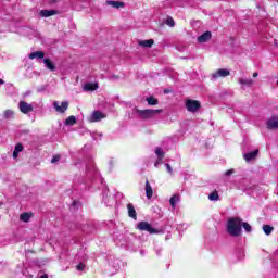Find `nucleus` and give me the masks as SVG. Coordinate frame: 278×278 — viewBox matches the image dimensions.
<instances>
[{
    "instance_id": "3",
    "label": "nucleus",
    "mask_w": 278,
    "mask_h": 278,
    "mask_svg": "<svg viewBox=\"0 0 278 278\" xmlns=\"http://www.w3.org/2000/svg\"><path fill=\"white\" fill-rule=\"evenodd\" d=\"M137 229H139V231H147L148 233H160V231H157V229L153 228V226L151 224H149V222H139L137 224Z\"/></svg>"
},
{
    "instance_id": "26",
    "label": "nucleus",
    "mask_w": 278,
    "mask_h": 278,
    "mask_svg": "<svg viewBox=\"0 0 278 278\" xmlns=\"http://www.w3.org/2000/svg\"><path fill=\"white\" fill-rule=\"evenodd\" d=\"M21 151H23V144L17 143L15 146V149L13 151V159L16 160V157H18V154L21 153Z\"/></svg>"
},
{
    "instance_id": "10",
    "label": "nucleus",
    "mask_w": 278,
    "mask_h": 278,
    "mask_svg": "<svg viewBox=\"0 0 278 278\" xmlns=\"http://www.w3.org/2000/svg\"><path fill=\"white\" fill-rule=\"evenodd\" d=\"M230 74L231 72H229V70H217L212 74V81H216V79H220V77H229Z\"/></svg>"
},
{
    "instance_id": "39",
    "label": "nucleus",
    "mask_w": 278,
    "mask_h": 278,
    "mask_svg": "<svg viewBox=\"0 0 278 278\" xmlns=\"http://www.w3.org/2000/svg\"><path fill=\"white\" fill-rule=\"evenodd\" d=\"M49 3L50 5H55V3H60V0H50Z\"/></svg>"
},
{
    "instance_id": "37",
    "label": "nucleus",
    "mask_w": 278,
    "mask_h": 278,
    "mask_svg": "<svg viewBox=\"0 0 278 278\" xmlns=\"http://www.w3.org/2000/svg\"><path fill=\"white\" fill-rule=\"evenodd\" d=\"M103 201H104V203H105L106 205H113V203H114V197H111V201H112V202H109V203H108V202L105 201V197L103 198Z\"/></svg>"
},
{
    "instance_id": "15",
    "label": "nucleus",
    "mask_w": 278,
    "mask_h": 278,
    "mask_svg": "<svg viewBox=\"0 0 278 278\" xmlns=\"http://www.w3.org/2000/svg\"><path fill=\"white\" fill-rule=\"evenodd\" d=\"M212 40V33L211 31H205L204 34L200 35L198 37V42L203 43Z\"/></svg>"
},
{
    "instance_id": "18",
    "label": "nucleus",
    "mask_w": 278,
    "mask_h": 278,
    "mask_svg": "<svg viewBox=\"0 0 278 278\" xmlns=\"http://www.w3.org/2000/svg\"><path fill=\"white\" fill-rule=\"evenodd\" d=\"M29 60H42L45 58V52L42 51H35V52H31L29 55H28Z\"/></svg>"
},
{
    "instance_id": "41",
    "label": "nucleus",
    "mask_w": 278,
    "mask_h": 278,
    "mask_svg": "<svg viewBox=\"0 0 278 278\" xmlns=\"http://www.w3.org/2000/svg\"><path fill=\"white\" fill-rule=\"evenodd\" d=\"M3 84H5V81L0 78V86H3Z\"/></svg>"
},
{
    "instance_id": "13",
    "label": "nucleus",
    "mask_w": 278,
    "mask_h": 278,
    "mask_svg": "<svg viewBox=\"0 0 278 278\" xmlns=\"http://www.w3.org/2000/svg\"><path fill=\"white\" fill-rule=\"evenodd\" d=\"M258 153H260V150H254L252 152H248V153L243 154V160H245V162H253V160H255V157H257Z\"/></svg>"
},
{
    "instance_id": "21",
    "label": "nucleus",
    "mask_w": 278,
    "mask_h": 278,
    "mask_svg": "<svg viewBox=\"0 0 278 278\" xmlns=\"http://www.w3.org/2000/svg\"><path fill=\"white\" fill-rule=\"evenodd\" d=\"M154 42L155 41L153 39L141 40V41H139V46L144 47L146 49H151V47H153Z\"/></svg>"
},
{
    "instance_id": "42",
    "label": "nucleus",
    "mask_w": 278,
    "mask_h": 278,
    "mask_svg": "<svg viewBox=\"0 0 278 278\" xmlns=\"http://www.w3.org/2000/svg\"><path fill=\"white\" fill-rule=\"evenodd\" d=\"M260 74L257 72L253 73V77H257Z\"/></svg>"
},
{
    "instance_id": "34",
    "label": "nucleus",
    "mask_w": 278,
    "mask_h": 278,
    "mask_svg": "<svg viewBox=\"0 0 278 278\" xmlns=\"http://www.w3.org/2000/svg\"><path fill=\"white\" fill-rule=\"evenodd\" d=\"M86 268V265L84 263H79L77 266H76V270H85Z\"/></svg>"
},
{
    "instance_id": "40",
    "label": "nucleus",
    "mask_w": 278,
    "mask_h": 278,
    "mask_svg": "<svg viewBox=\"0 0 278 278\" xmlns=\"http://www.w3.org/2000/svg\"><path fill=\"white\" fill-rule=\"evenodd\" d=\"M39 278H49V275L43 274V275H41Z\"/></svg>"
},
{
    "instance_id": "24",
    "label": "nucleus",
    "mask_w": 278,
    "mask_h": 278,
    "mask_svg": "<svg viewBox=\"0 0 278 278\" xmlns=\"http://www.w3.org/2000/svg\"><path fill=\"white\" fill-rule=\"evenodd\" d=\"M43 64L48 71H55V65L49 59H43Z\"/></svg>"
},
{
    "instance_id": "20",
    "label": "nucleus",
    "mask_w": 278,
    "mask_h": 278,
    "mask_svg": "<svg viewBox=\"0 0 278 278\" xmlns=\"http://www.w3.org/2000/svg\"><path fill=\"white\" fill-rule=\"evenodd\" d=\"M106 5H111V8H115L116 10H118V8H125V3L112 0L106 1Z\"/></svg>"
},
{
    "instance_id": "2",
    "label": "nucleus",
    "mask_w": 278,
    "mask_h": 278,
    "mask_svg": "<svg viewBox=\"0 0 278 278\" xmlns=\"http://www.w3.org/2000/svg\"><path fill=\"white\" fill-rule=\"evenodd\" d=\"M160 112H162V110H151V109L140 110V109H137V114L141 118H143V121H147L149 118H153V116H155V114H160Z\"/></svg>"
},
{
    "instance_id": "11",
    "label": "nucleus",
    "mask_w": 278,
    "mask_h": 278,
    "mask_svg": "<svg viewBox=\"0 0 278 278\" xmlns=\"http://www.w3.org/2000/svg\"><path fill=\"white\" fill-rule=\"evenodd\" d=\"M267 129H278V116L273 115L266 123Z\"/></svg>"
},
{
    "instance_id": "17",
    "label": "nucleus",
    "mask_w": 278,
    "mask_h": 278,
    "mask_svg": "<svg viewBox=\"0 0 278 278\" xmlns=\"http://www.w3.org/2000/svg\"><path fill=\"white\" fill-rule=\"evenodd\" d=\"M15 113L13 110H5L2 114L4 121H14Z\"/></svg>"
},
{
    "instance_id": "5",
    "label": "nucleus",
    "mask_w": 278,
    "mask_h": 278,
    "mask_svg": "<svg viewBox=\"0 0 278 278\" xmlns=\"http://www.w3.org/2000/svg\"><path fill=\"white\" fill-rule=\"evenodd\" d=\"M86 173L89 179H97V177H99V170H97V167H94V163L92 161L88 163Z\"/></svg>"
},
{
    "instance_id": "32",
    "label": "nucleus",
    "mask_w": 278,
    "mask_h": 278,
    "mask_svg": "<svg viewBox=\"0 0 278 278\" xmlns=\"http://www.w3.org/2000/svg\"><path fill=\"white\" fill-rule=\"evenodd\" d=\"M165 23L168 27H175V20H173V17H167Z\"/></svg>"
},
{
    "instance_id": "29",
    "label": "nucleus",
    "mask_w": 278,
    "mask_h": 278,
    "mask_svg": "<svg viewBox=\"0 0 278 278\" xmlns=\"http://www.w3.org/2000/svg\"><path fill=\"white\" fill-rule=\"evenodd\" d=\"M218 199H220V197L218 195V191H213V192L208 195V200H210V201H218Z\"/></svg>"
},
{
    "instance_id": "12",
    "label": "nucleus",
    "mask_w": 278,
    "mask_h": 278,
    "mask_svg": "<svg viewBox=\"0 0 278 278\" xmlns=\"http://www.w3.org/2000/svg\"><path fill=\"white\" fill-rule=\"evenodd\" d=\"M83 89L85 90V92H94V90L99 89V84H97V83H86L83 86Z\"/></svg>"
},
{
    "instance_id": "16",
    "label": "nucleus",
    "mask_w": 278,
    "mask_h": 278,
    "mask_svg": "<svg viewBox=\"0 0 278 278\" xmlns=\"http://www.w3.org/2000/svg\"><path fill=\"white\" fill-rule=\"evenodd\" d=\"M58 14V11L55 10H41L39 12V16H42L43 18H49V16H55Z\"/></svg>"
},
{
    "instance_id": "38",
    "label": "nucleus",
    "mask_w": 278,
    "mask_h": 278,
    "mask_svg": "<svg viewBox=\"0 0 278 278\" xmlns=\"http://www.w3.org/2000/svg\"><path fill=\"white\" fill-rule=\"evenodd\" d=\"M59 161H60V156H54L51 160V164H55V162H59Z\"/></svg>"
},
{
    "instance_id": "33",
    "label": "nucleus",
    "mask_w": 278,
    "mask_h": 278,
    "mask_svg": "<svg viewBox=\"0 0 278 278\" xmlns=\"http://www.w3.org/2000/svg\"><path fill=\"white\" fill-rule=\"evenodd\" d=\"M165 168H166L167 173H169V175H173V167L170 166V164L166 163Z\"/></svg>"
},
{
    "instance_id": "14",
    "label": "nucleus",
    "mask_w": 278,
    "mask_h": 278,
    "mask_svg": "<svg viewBox=\"0 0 278 278\" xmlns=\"http://www.w3.org/2000/svg\"><path fill=\"white\" fill-rule=\"evenodd\" d=\"M127 210L129 218H134V220H137L138 214L136 213V207H134L132 203L127 204Z\"/></svg>"
},
{
    "instance_id": "22",
    "label": "nucleus",
    "mask_w": 278,
    "mask_h": 278,
    "mask_svg": "<svg viewBox=\"0 0 278 278\" xmlns=\"http://www.w3.org/2000/svg\"><path fill=\"white\" fill-rule=\"evenodd\" d=\"M239 84H241V86H247L248 88H251V86H253L255 81L251 78H240Z\"/></svg>"
},
{
    "instance_id": "36",
    "label": "nucleus",
    "mask_w": 278,
    "mask_h": 278,
    "mask_svg": "<svg viewBox=\"0 0 278 278\" xmlns=\"http://www.w3.org/2000/svg\"><path fill=\"white\" fill-rule=\"evenodd\" d=\"M235 170L233 169H228L227 172H225V176L229 177L231 175H233Z\"/></svg>"
},
{
    "instance_id": "23",
    "label": "nucleus",
    "mask_w": 278,
    "mask_h": 278,
    "mask_svg": "<svg viewBox=\"0 0 278 278\" xmlns=\"http://www.w3.org/2000/svg\"><path fill=\"white\" fill-rule=\"evenodd\" d=\"M146 195L147 199H151L153 197V188L151 187V184H149V180L146 181Z\"/></svg>"
},
{
    "instance_id": "43",
    "label": "nucleus",
    "mask_w": 278,
    "mask_h": 278,
    "mask_svg": "<svg viewBox=\"0 0 278 278\" xmlns=\"http://www.w3.org/2000/svg\"><path fill=\"white\" fill-rule=\"evenodd\" d=\"M161 252L162 250H156V255H160Z\"/></svg>"
},
{
    "instance_id": "28",
    "label": "nucleus",
    "mask_w": 278,
    "mask_h": 278,
    "mask_svg": "<svg viewBox=\"0 0 278 278\" xmlns=\"http://www.w3.org/2000/svg\"><path fill=\"white\" fill-rule=\"evenodd\" d=\"M29 218H31V215L29 213H22L20 216V219L23 223H29Z\"/></svg>"
},
{
    "instance_id": "30",
    "label": "nucleus",
    "mask_w": 278,
    "mask_h": 278,
    "mask_svg": "<svg viewBox=\"0 0 278 278\" xmlns=\"http://www.w3.org/2000/svg\"><path fill=\"white\" fill-rule=\"evenodd\" d=\"M241 227H243L244 231H247L248 233H251V231H252V229H253V228L249 225V223H247V222H244V223L241 222Z\"/></svg>"
},
{
    "instance_id": "6",
    "label": "nucleus",
    "mask_w": 278,
    "mask_h": 278,
    "mask_svg": "<svg viewBox=\"0 0 278 278\" xmlns=\"http://www.w3.org/2000/svg\"><path fill=\"white\" fill-rule=\"evenodd\" d=\"M199 108H201V102L191 99L186 100V109L188 112H198Z\"/></svg>"
},
{
    "instance_id": "9",
    "label": "nucleus",
    "mask_w": 278,
    "mask_h": 278,
    "mask_svg": "<svg viewBox=\"0 0 278 278\" xmlns=\"http://www.w3.org/2000/svg\"><path fill=\"white\" fill-rule=\"evenodd\" d=\"M53 108H54L55 112H58L59 114H64V112H66V110H68V101H63L61 103V105H60V102L54 101Z\"/></svg>"
},
{
    "instance_id": "31",
    "label": "nucleus",
    "mask_w": 278,
    "mask_h": 278,
    "mask_svg": "<svg viewBox=\"0 0 278 278\" xmlns=\"http://www.w3.org/2000/svg\"><path fill=\"white\" fill-rule=\"evenodd\" d=\"M147 102L149 105H157L159 101L154 97L147 98Z\"/></svg>"
},
{
    "instance_id": "4",
    "label": "nucleus",
    "mask_w": 278,
    "mask_h": 278,
    "mask_svg": "<svg viewBox=\"0 0 278 278\" xmlns=\"http://www.w3.org/2000/svg\"><path fill=\"white\" fill-rule=\"evenodd\" d=\"M154 153L156 155V161L154 163L155 168H160V166H162V164H164V157L166 155V152H164V149L156 147L154 149Z\"/></svg>"
},
{
    "instance_id": "19",
    "label": "nucleus",
    "mask_w": 278,
    "mask_h": 278,
    "mask_svg": "<svg viewBox=\"0 0 278 278\" xmlns=\"http://www.w3.org/2000/svg\"><path fill=\"white\" fill-rule=\"evenodd\" d=\"M180 201H181V198L175 194L169 199V205L173 207V210H175L177 207V203H179Z\"/></svg>"
},
{
    "instance_id": "1",
    "label": "nucleus",
    "mask_w": 278,
    "mask_h": 278,
    "mask_svg": "<svg viewBox=\"0 0 278 278\" xmlns=\"http://www.w3.org/2000/svg\"><path fill=\"white\" fill-rule=\"evenodd\" d=\"M227 231L232 238L242 235V219L240 217L230 218L227 223Z\"/></svg>"
},
{
    "instance_id": "35",
    "label": "nucleus",
    "mask_w": 278,
    "mask_h": 278,
    "mask_svg": "<svg viewBox=\"0 0 278 278\" xmlns=\"http://www.w3.org/2000/svg\"><path fill=\"white\" fill-rule=\"evenodd\" d=\"M24 276L27 278H34V274H30L29 270H25Z\"/></svg>"
},
{
    "instance_id": "7",
    "label": "nucleus",
    "mask_w": 278,
    "mask_h": 278,
    "mask_svg": "<svg viewBox=\"0 0 278 278\" xmlns=\"http://www.w3.org/2000/svg\"><path fill=\"white\" fill-rule=\"evenodd\" d=\"M103 118H106L105 113L101 111H93L91 115L88 117L89 123H99L103 121Z\"/></svg>"
},
{
    "instance_id": "8",
    "label": "nucleus",
    "mask_w": 278,
    "mask_h": 278,
    "mask_svg": "<svg viewBox=\"0 0 278 278\" xmlns=\"http://www.w3.org/2000/svg\"><path fill=\"white\" fill-rule=\"evenodd\" d=\"M18 110L22 114H31L34 112V105L25 101H20Z\"/></svg>"
},
{
    "instance_id": "25",
    "label": "nucleus",
    "mask_w": 278,
    "mask_h": 278,
    "mask_svg": "<svg viewBox=\"0 0 278 278\" xmlns=\"http://www.w3.org/2000/svg\"><path fill=\"white\" fill-rule=\"evenodd\" d=\"M75 123H77V117L71 115L70 117H67L65 119V125H67L68 127H73V125H75Z\"/></svg>"
},
{
    "instance_id": "27",
    "label": "nucleus",
    "mask_w": 278,
    "mask_h": 278,
    "mask_svg": "<svg viewBox=\"0 0 278 278\" xmlns=\"http://www.w3.org/2000/svg\"><path fill=\"white\" fill-rule=\"evenodd\" d=\"M263 231H264L265 236H270V233H273V231H275V228L270 225H263Z\"/></svg>"
}]
</instances>
